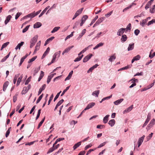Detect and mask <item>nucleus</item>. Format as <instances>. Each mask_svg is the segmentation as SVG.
Returning a JSON list of instances; mask_svg holds the SVG:
<instances>
[{"instance_id": "49530a36", "label": "nucleus", "mask_w": 155, "mask_h": 155, "mask_svg": "<svg viewBox=\"0 0 155 155\" xmlns=\"http://www.w3.org/2000/svg\"><path fill=\"white\" fill-rule=\"evenodd\" d=\"M28 55V54H26L25 56L21 58L20 61H21V62H23L25 59L27 57Z\"/></svg>"}, {"instance_id": "5701e85b", "label": "nucleus", "mask_w": 155, "mask_h": 155, "mask_svg": "<svg viewBox=\"0 0 155 155\" xmlns=\"http://www.w3.org/2000/svg\"><path fill=\"white\" fill-rule=\"evenodd\" d=\"M109 116V115H107L104 118L103 122L104 123L106 124L107 123L108 121V118Z\"/></svg>"}, {"instance_id": "c85d7f7f", "label": "nucleus", "mask_w": 155, "mask_h": 155, "mask_svg": "<svg viewBox=\"0 0 155 155\" xmlns=\"http://www.w3.org/2000/svg\"><path fill=\"white\" fill-rule=\"evenodd\" d=\"M10 52L7 55H6V56L4 57L1 60V62H3L5 61L7 59V58H8L9 57L10 55Z\"/></svg>"}, {"instance_id": "f03ea898", "label": "nucleus", "mask_w": 155, "mask_h": 155, "mask_svg": "<svg viewBox=\"0 0 155 155\" xmlns=\"http://www.w3.org/2000/svg\"><path fill=\"white\" fill-rule=\"evenodd\" d=\"M83 8H81V9H79L75 13L72 19L74 20V19L75 18H76L78 16L79 14H81L82 11H83Z\"/></svg>"}, {"instance_id": "6e6552de", "label": "nucleus", "mask_w": 155, "mask_h": 155, "mask_svg": "<svg viewBox=\"0 0 155 155\" xmlns=\"http://www.w3.org/2000/svg\"><path fill=\"white\" fill-rule=\"evenodd\" d=\"M125 30V29L122 28L119 29L117 32V35L119 36H120L122 34L124 33V31Z\"/></svg>"}, {"instance_id": "39448f33", "label": "nucleus", "mask_w": 155, "mask_h": 155, "mask_svg": "<svg viewBox=\"0 0 155 155\" xmlns=\"http://www.w3.org/2000/svg\"><path fill=\"white\" fill-rule=\"evenodd\" d=\"M92 56V54H89L88 55L85 57L83 59V62H86L89 60Z\"/></svg>"}, {"instance_id": "c9c22d12", "label": "nucleus", "mask_w": 155, "mask_h": 155, "mask_svg": "<svg viewBox=\"0 0 155 155\" xmlns=\"http://www.w3.org/2000/svg\"><path fill=\"white\" fill-rule=\"evenodd\" d=\"M131 66H130V65H128L122 68H120V70H126L127 69L129 68H131Z\"/></svg>"}, {"instance_id": "69168bd1", "label": "nucleus", "mask_w": 155, "mask_h": 155, "mask_svg": "<svg viewBox=\"0 0 155 155\" xmlns=\"http://www.w3.org/2000/svg\"><path fill=\"white\" fill-rule=\"evenodd\" d=\"M31 78V77H30L28 78V79H27V80L25 82V84L26 85L28 84L29 82L30 81Z\"/></svg>"}, {"instance_id": "a19ab883", "label": "nucleus", "mask_w": 155, "mask_h": 155, "mask_svg": "<svg viewBox=\"0 0 155 155\" xmlns=\"http://www.w3.org/2000/svg\"><path fill=\"white\" fill-rule=\"evenodd\" d=\"M37 56H35L33 57L32 58H31V59H30L29 60L28 62V63H31L32 62L34 61L35 59L37 58Z\"/></svg>"}, {"instance_id": "9b49d317", "label": "nucleus", "mask_w": 155, "mask_h": 155, "mask_svg": "<svg viewBox=\"0 0 155 155\" xmlns=\"http://www.w3.org/2000/svg\"><path fill=\"white\" fill-rule=\"evenodd\" d=\"M116 56L115 55V54L114 53L113 55L111 56L110 57V58L108 60L110 62L113 61L116 59Z\"/></svg>"}, {"instance_id": "aec40b11", "label": "nucleus", "mask_w": 155, "mask_h": 155, "mask_svg": "<svg viewBox=\"0 0 155 155\" xmlns=\"http://www.w3.org/2000/svg\"><path fill=\"white\" fill-rule=\"evenodd\" d=\"M23 74H22L19 78H18L16 84L17 86H18L19 85L21 81V79L23 78Z\"/></svg>"}, {"instance_id": "c03bdc74", "label": "nucleus", "mask_w": 155, "mask_h": 155, "mask_svg": "<svg viewBox=\"0 0 155 155\" xmlns=\"http://www.w3.org/2000/svg\"><path fill=\"white\" fill-rule=\"evenodd\" d=\"M154 23H155V18L154 19H153L151 21H149L147 25H150L153 24Z\"/></svg>"}, {"instance_id": "f8f14e48", "label": "nucleus", "mask_w": 155, "mask_h": 155, "mask_svg": "<svg viewBox=\"0 0 155 155\" xmlns=\"http://www.w3.org/2000/svg\"><path fill=\"white\" fill-rule=\"evenodd\" d=\"M74 47V46H71L68 47V48H66L62 52V54L64 55V53H66L68 52L70 50L73 48Z\"/></svg>"}, {"instance_id": "4be33fe9", "label": "nucleus", "mask_w": 155, "mask_h": 155, "mask_svg": "<svg viewBox=\"0 0 155 155\" xmlns=\"http://www.w3.org/2000/svg\"><path fill=\"white\" fill-rule=\"evenodd\" d=\"M41 25V24L40 22H37L34 25V28H38L40 27Z\"/></svg>"}, {"instance_id": "de8ad7c7", "label": "nucleus", "mask_w": 155, "mask_h": 155, "mask_svg": "<svg viewBox=\"0 0 155 155\" xmlns=\"http://www.w3.org/2000/svg\"><path fill=\"white\" fill-rule=\"evenodd\" d=\"M107 143V142H105L101 144L100 145H99L97 147V148H100L103 146H104Z\"/></svg>"}, {"instance_id": "774afa93", "label": "nucleus", "mask_w": 155, "mask_h": 155, "mask_svg": "<svg viewBox=\"0 0 155 155\" xmlns=\"http://www.w3.org/2000/svg\"><path fill=\"white\" fill-rule=\"evenodd\" d=\"M155 56V52H154L152 54H151L150 53L149 56V57L150 58H153Z\"/></svg>"}, {"instance_id": "ea45409f", "label": "nucleus", "mask_w": 155, "mask_h": 155, "mask_svg": "<svg viewBox=\"0 0 155 155\" xmlns=\"http://www.w3.org/2000/svg\"><path fill=\"white\" fill-rule=\"evenodd\" d=\"M43 94H42L39 97L38 99H37V101H36V104H38V103L40 101H41V99L43 97Z\"/></svg>"}, {"instance_id": "338daca9", "label": "nucleus", "mask_w": 155, "mask_h": 155, "mask_svg": "<svg viewBox=\"0 0 155 155\" xmlns=\"http://www.w3.org/2000/svg\"><path fill=\"white\" fill-rule=\"evenodd\" d=\"M140 32V31L138 29H136L134 31V34L136 35H137Z\"/></svg>"}, {"instance_id": "37998d69", "label": "nucleus", "mask_w": 155, "mask_h": 155, "mask_svg": "<svg viewBox=\"0 0 155 155\" xmlns=\"http://www.w3.org/2000/svg\"><path fill=\"white\" fill-rule=\"evenodd\" d=\"M54 150V148L53 147V146L52 147L50 148L49 150H48L47 153L48 154L49 153H50L52 152H53Z\"/></svg>"}, {"instance_id": "423d86ee", "label": "nucleus", "mask_w": 155, "mask_h": 155, "mask_svg": "<svg viewBox=\"0 0 155 155\" xmlns=\"http://www.w3.org/2000/svg\"><path fill=\"white\" fill-rule=\"evenodd\" d=\"M95 105V103L91 102L88 104L86 107L84 109V110H86L91 108H92L94 105Z\"/></svg>"}, {"instance_id": "f3484780", "label": "nucleus", "mask_w": 155, "mask_h": 155, "mask_svg": "<svg viewBox=\"0 0 155 155\" xmlns=\"http://www.w3.org/2000/svg\"><path fill=\"white\" fill-rule=\"evenodd\" d=\"M61 53V51H59L55 53L53 56V58L56 59L57 56L58 58L60 56Z\"/></svg>"}, {"instance_id": "4d7b16f0", "label": "nucleus", "mask_w": 155, "mask_h": 155, "mask_svg": "<svg viewBox=\"0 0 155 155\" xmlns=\"http://www.w3.org/2000/svg\"><path fill=\"white\" fill-rule=\"evenodd\" d=\"M112 96V95H110L109 96L104 97L102 99V101H104L106 100H108V99H110V98Z\"/></svg>"}, {"instance_id": "7c9ffc66", "label": "nucleus", "mask_w": 155, "mask_h": 155, "mask_svg": "<svg viewBox=\"0 0 155 155\" xmlns=\"http://www.w3.org/2000/svg\"><path fill=\"white\" fill-rule=\"evenodd\" d=\"M60 28V27H55L53 30L51 31V33H54L57 31Z\"/></svg>"}, {"instance_id": "473e14b6", "label": "nucleus", "mask_w": 155, "mask_h": 155, "mask_svg": "<svg viewBox=\"0 0 155 155\" xmlns=\"http://www.w3.org/2000/svg\"><path fill=\"white\" fill-rule=\"evenodd\" d=\"M100 92V91L99 90L96 91H94L92 93V95H96V96L98 97L99 94Z\"/></svg>"}, {"instance_id": "a211bd4d", "label": "nucleus", "mask_w": 155, "mask_h": 155, "mask_svg": "<svg viewBox=\"0 0 155 155\" xmlns=\"http://www.w3.org/2000/svg\"><path fill=\"white\" fill-rule=\"evenodd\" d=\"M123 100L124 99L123 98H121L114 102V103L116 105H118L120 104Z\"/></svg>"}, {"instance_id": "7ed1b4c3", "label": "nucleus", "mask_w": 155, "mask_h": 155, "mask_svg": "<svg viewBox=\"0 0 155 155\" xmlns=\"http://www.w3.org/2000/svg\"><path fill=\"white\" fill-rule=\"evenodd\" d=\"M145 136L143 135L139 138L138 141V147H139L143 141Z\"/></svg>"}, {"instance_id": "5fc2aeb1", "label": "nucleus", "mask_w": 155, "mask_h": 155, "mask_svg": "<svg viewBox=\"0 0 155 155\" xmlns=\"http://www.w3.org/2000/svg\"><path fill=\"white\" fill-rule=\"evenodd\" d=\"M46 84H43L42 86L40 88V90H41V91H43V90H44L45 89V87H46Z\"/></svg>"}, {"instance_id": "20e7f679", "label": "nucleus", "mask_w": 155, "mask_h": 155, "mask_svg": "<svg viewBox=\"0 0 155 155\" xmlns=\"http://www.w3.org/2000/svg\"><path fill=\"white\" fill-rule=\"evenodd\" d=\"M150 119H151V114L150 113H148V114L147 115V119L143 125V127L147 125V123H148V122L150 120Z\"/></svg>"}, {"instance_id": "f257e3e1", "label": "nucleus", "mask_w": 155, "mask_h": 155, "mask_svg": "<svg viewBox=\"0 0 155 155\" xmlns=\"http://www.w3.org/2000/svg\"><path fill=\"white\" fill-rule=\"evenodd\" d=\"M38 39V36H35L32 38L31 40L30 41V48H32L35 45V43L37 41Z\"/></svg>"}, {"instance_id": "3c124183", "label": "nucleus", "mask_w": 155, "mask_h": 155, "mask_svg": "<svg viewBox=\"0 0 155 155\" xmlns=\"http://www.w3.org/2000/svg\"><path fill=\"white\" fill-rule=\"evenodd\" d=\"M147 20L146 19L142 20L141 25L143 27H144L145 24L147 22Z\"/></svg>"}, {"instance_id": "bb28decb", "label": "nucleus", "mask_w": 155, "mask_h": 155, "mask_svg": "<svg viewBox=\"0 0 155 155\" xmlns=\"http://www.w3.org/2000/svg\"><path fill=\"white\" fill-rule=\"evenodd\" d=\"M86 29H84L81 33L79 35V36L78 37V39H79L81 38V37L83 35H84L85 33L86 32Z\"/></svg>"}, {"instance_id": "bf43d9fd", "label": "nucleus", "mask_w": 155, "mask_h": 155, "mask_svg": "<svg viewBox=\"0 0 155 155\" xmlns=\"http://www.w3.org/2000/svg\"><path fill=\"white\" fill-rule=\"evenodd\" d=\"M150 123L153 125L155 124V119H153L152 120L150 121Z\"/></svg>"}, {"instance_id": "09e8293b", "label": "nucleus", "mask_w": 155, "mask_h": 155, "mask_svg": "<svg viewBox=\"0 0 155 155\" xmlns=\"http://www.w3.org/2000/svg\"><path fill=\"white\" fill-rule=\"evenodd\" d=\"M153 134V133H151L148 136H147V140H149L152 137V135Z\"/></svg>"}, {"instance_id": "052dcab7", "label": "nucleus", "mask_w": 155, "mask_h": 155, "mask_svg": "<svg viewBox=\"0 0 155 155\" xmlns=\"http://www.w3.org/2000/svg\"><path fill=\"white\" fill-rule=\"evenodd\" d=\"M21 13L18 12L15 15V19H17L19 16L21 15Z\"/></svg>"}, {"instance_id": "e433bc0d", "label": "nucleus", "mask_w": 155, "mask_h": 155, "mask_svg": "<svg viewBox=\"0 0 155 155\" xmlns=\"http://www.w3.org/2000/svg\"><path fill=\"white\" fill-rule=\"evenodd\" d=\"M131 24L130 23H129L127 26V28H125V30H126V31L128 30H130L131 29Z\"/></svg>"}, {"instance_id": "2eb2a0df", "label": "nucleus", "mask_w": 155, "mask_h": 155, "mask_svg": "<svg viewBox=\"0 0 155 155\" xmlns=\"http://www.w3.org/2000/svg\"><path fill=\"white\" fill-rule=\"evenodd\" d=\"M12 17V16L11 15H9L6 17V19L5 21V25L7 24L10 20Z\"/></svg>"}, {"instance_id": "680f3d73", "label": "nucleus", "mask_w": 155, "mask_h": 155, "mask_svg": "<svg viewBox=\"0 0 155 155\" xmlns=\"http://www.w3.org/2000/svg\"><path fill=\"white\" fill-rule=\"evenodd\" d=\"M30 18H33L35 16H36L35 12L33 13L30 14Z\"/></svg>"}, {"instance_id": "79ce46f5", "label": "nucleus", "mask_w": 155, "mask_h": 155, "mask_svg": "<svg viewBox=\"0 0 155 155\" xmlns=\"http://www.w3.org/2000/svg\"><path fill=\"white\" fill-rule=\"evenodd\" d=\"M30 26V25H28L26 26V27L23 30L22 32L25 33L26 32Z\"/></svg>"}, {"instance_id": "e2e57ef3", "label": "nucleus", "mask_w": 155, "mask_h": 155, "mask_svg": "<svg viewBox=\"0 0 155 155\" xmlns=\"http://www.w3.org/2000/svg\"><path fill=\"white\" fill-rule=\"evenodd\" d=\"M105 127V126L103 125H97V127L99 129H101Z\"/></svg>"}, {"instance_id": "0e129e2a", "label": "nucleus", "mask_w": 155, "mask_h": 155, "mask_svg": "<svg viewBox=\"0 0 155 155\" xmlns=\"http://www.w3.org/2000/svg\"><path fill=\"white\" fill-rule=\"evenodd\" d=\"M150 12L152 13H153L155 12V8H152L150 9Z\"/></svg>"}, {"instance_id": "1a4fd4ad", "label": "nucleus", "mask_w": 155, "mask_h": 155, "mask_svg": "<svg viewBox=\"0 0 155 155\" xmlns=\"http://www.w3.org/2000/svg\"><path fill=\"white\" fill-rule=\"evenodd\" d=\"M133 108V105H132L128 108L125 109L123 111L124 114L130 111Z\"/></svg>"}, {"instance_id": "a18cd8bd", "label": "nucleus", "mask_w": 155, "mask_h": 155, "mask_svg": "<svg viewBox=\"0 0 155 155\" xmlns=\"http://www.w3.org/2000/svg\"><path fill=\"white\" fill-rule=\"evenodd\" d=\"M135 61L139 60L140 58V56L139 55H137L133 58Z\"/></svg>"}, {"instance_id": "6e6d98bb", "label": "nucleus", "mask_w": 155, "mask_h": 155, "mask_svg": "<svg viewBox=\"0 0 155 155\" xmlns=\"http://www.w3.org/2000/svg\"><path fill=\"white\" fill-rule=\"evenodd\" d=\"M91 45H89L88 47L85 48L81 52V53H83L87 50V49H88V48Z\"/></svg>"}, {"instance_id": "b1692460", "label": "nucleus", "mask_w": 155, "mask_h": 155, "mask_svg": "<svg viewBox=\"0 0 155 155\" xmlns=\"http://www.w3.org/2000/svg\"><path fill=\"white\" fill-rule=\"evenodd\" d=\"M134 43L129 44L127 48L128 51H129L132 50L134 49Z\"/></svg>"}, {"instance_id": "13d9d810", "label": "nucleus", "mask_w": 155, "mask_h": 155, "mask_svg": "<svg viewBox=\"0 0 155 155\" xmlns=\"http://www.w3.org/2000/svg\"><path fill=\"white\" fill-rule=\"evenodd\" d=\"M64 101V100L63 99H62L57 104V106H59Z\"/></svg>"}, {"instance_id": "72a5a7b5", "label": "nucleus", "mask_w": 155, "mask_h": 155, "mask_svg": "<svg viewBox=\"0 0 155 155\" xmlns=\"http://www.w3.org/2000/svg\"><path fill=\"white\" fill-rule=\"evenodd\" d=\"M98 18V16L97 15L95 16V18L92 20L91 23L90 24V26H91L95 21Z\"/></svg>"}, {"instance_id": "0eeeda50", "label": "nucleus", "mask_w": 155, "mask_h": 155, "mask_svg": "<svg viewBox=\"0 0 155 155\" xmlns=\"http://www.w3.org/2000/svg\"><path fill=\"white\" fill-rule=\"evenodd\" d=\"M88 17L87 15H84L83 16L81 20V22L80 23V25L81 26H82L83 25L85 21L88 18Z\"/></svg>"}, {"instance_id": "2f4dec72", "label": "nucleus", "mask_w": 155, "mask_h": 155, "mask_svg": "<svg viewBox=\"0 0 155 155\" xmlns=\"http://www.w3.org/2000/svg\"><path fill=\"white\" fill-rule=\"evenodd\" d=\"M83 54L81 55V56H79L74 60V61L77 62L80 61L81 60L82 58L83 57Z\"/></svg>"}, {"instance_id": "cd10ccee", "label": "nucleus", "mask_w": 155, "mask_h": 155, "mask_svg": "<svg viewBox=\"0 0 155 155\" xmlns=\"http://www.w3.org/2000/svg\"><path fill=\"white\" fill-rule=\"evenodd\" d=\"M44 75V73L42 71H41V74H40V75L39 76V77L38 78V81H40L41 80V79L43 78V76Z\"/></svg>"}, {"instance_id": "9d476101", "label": "nucleus", "mask_w": 155, "mask_h": 155, "mask_svg": "<svg viewBox=\"0 0 155 155\" xmlns=\"http://www.w3.org/2000/svg\"><path fill=\"white\" fill-rule=\"evenodd\" d=\"M41 45V41H40L38 42L35 47L34 53H35L36 52V51L38 50L39 49Z\"/></svg>"}, {"instance_id": "f704fd0d", "label": "nucleus", "mask_w": 155, "mask_h": 155, "mask_svg": "<svg viewBox=\"0 0 155 155\" xmlns=\"http://www.w3.org/2000/svg\"><path fill=\"white\" fill-rule=\"evenodd\" d=\"M29 89V88H28V87H24L23 88V90L22 91V92H23V91H24V92H23V94H25L28 91Z\"/></svg>"}, {"instance_id": "393cba45", "label": "nucleus", "mask_w": 155, "mask_h": 155, "mask_svg": "<svg viewBox=\"0 0 155 155\" xmlns=\"http://www.w3.org/2000/svg\"><path fill=\"white\" fill-rule=\"evenodd\" d=\"M81 142H79L76 143L73 146V148L74 150H75L81 144Z\"/></svg>"}, {"instance_id": "4c0bfd02", "label": "nucleus", "mask_w": 155, "mask_h": 155, "mask_svg": "<svg viewBox=\"0 0 155 155\" xmlns=\"http://www.w3.org/2000/svg\"><path fill=\"white\" fill-rule=\"evenodd\" d=\"M40 69V67L39 68H36L34 71V75H35L38 72Z\"/></svg>"}, {"instance_id": "4468645a", "label": "nucleus", "mask_w": 155, "mask_h": 155, "mask_svg": "<svg viewBox=\"0 0 155 155\" xmlns=\"http://www.w3.org/2000/svg\"><path fill=\"white\" fill-rule=\"evenodd\" d=\"M9 82L8 81H6L4 84L3 85V91H5L7 87L9 84Z\"/></svg>"}, {"instance_id": "864d4df0", "label": "nucleus", "mask_w": 155, "mask_h": 155, "mask_svg": "<svg viewBox=\"0 0 155 155\" xmlns=\"http://www.w3.org/2000/svg\"><path fill=\"white\" fill-rule=\"evenodd\" d=\"M113 11H111L109 13H108L107 14L105 15V16L106 17L108 18V17L110 16L111 14L112 13Z\"/></svg>"}, {"instance_id": "58836bf2", "label": "nucleus", "mask_w": 155, "mask_h": 155, "mask_svg": "<svg viewBox=\"0 0 155 155\" xmlns=\"http://www.w3.org/2000/svg\"><path fill=\"white\" fill-rule=\"evenodd\" d=\"M70 87V86H69L67 87L63 91L62 94H61V96H62L63 95H64V94L65 92H66L69 89Z\"/></svg>"}, {"instance_id": "412c9836", "label": "nucleus", "mask_w": 155, "mask_h": 155, "mask_svg": "<svg viewBox=\"0 0 155 155\" xmlns=\"http://www.w3.org/2000/svg\"><path fill=\"white\" fill-rule=\"evenodd\" d=\"M127 37L125 35H122V37L121 38V40L122 42H125L127 39Z\"/></svg>"}, {"instance_id": "6ab92c4d", "label": "nucleus", "mask_w": 155, "mask_h": 155, "mask_svg": "<svg viewBox=\"0 0 155 155\" xmlns=\"http://www.w3.org/2000/svg\"><path fill=\"white\" fill-rule=\"evenodd\" d=\"M73 71H71L69 73V75L68 76L66 77V78L65 79V81H66L67 80H69L71 78L72 74L73 73Z\"/></svg>"}, {"instance_id": "dca6fc26", "label": "nucleus", "mask_w": 155, "mask_h": 155, "mask_svg": "<svg viewBox=\"0 0 155 155\" xmlns=\"http://www.w3.org/2000/svg\"><path fill=\"white\" fill-rule=\"evenodd\" d=\"M115 121L114 119H112L109 121L108 124L111 127H112L115 124Z\"/></svg>"}, {"instance_id": "ddd939ff", "label": "nucleus", "mask_w": 155, "mask_h": 155, "mask_svg": "<svg viewBox=\"0 0 155 155\" xmlns=\"http://www.w3.org/2000/svg\"><path fill=\"white\" fill-rule=\"evenodd\" d=\"M153 1V0H151L147 2L145 6V8L146 9H147L149 8L150 6L151 5Z\"/></svg>"}, {"instance_id": "a878e982", "label": "nucleus", "mask_w": 155, "mask_h": 155, "mask_svg": "<svg viewBox=\"0 0 155 155\" xmlns=\"http://www.w3.org/2000/svg\"><path fill=\"white\" fill-rule=\"evenodd\" d=\"M105 18L102 17L99 18L96 22L97 24L99 25L101 22Z\"/></svg>"}, {"instance_id": "8fccbe9b", "label": "nucleus", "mask_w": 155, "mask_h": 155, "mask_svg": "<svg viewBox=\"0 0 155 155\" xmlns=\"http://www.w3.org/2000/svg\"><path fill=\"white\" fill-rule=\"evenodd\" d=\"M53 94H52L51 95V96L50 97L49 99V101L48 102V105H49L50 104L51 101H52V99L53 98Z\"/></svg>"}, {"instance_id": "603ef678", "label": "nucleus", "mask_w": 155, "mask_h": 155, "mask_svg": "<svg viewBox=\"0 0 155 155\" xmlns=\"http://www.w3.org/2000/svg\"><path fill=\"white\" fill-rule=\"evenodd\" d=\"M24 43V42L21 41V42L20 43H19L18 45L17 46H18V47L19 49H20V48L23 45Z\"/></svg>"}, {"instance_id": "c756f323", "label": "nucleus", "mask_w": 155, "mask_h": 155, "mask_svg": "<svg viewBox=\"0 0 155 155\" xmlns=\"http://www.w3.org/2000/svg\"><path fill=\"white\" fill-rule=\"evenodd\" d=\"M9 43V42H7L2 45L1 49L2 50L4 48H5Z\"/></svg>"}]
</instances>
